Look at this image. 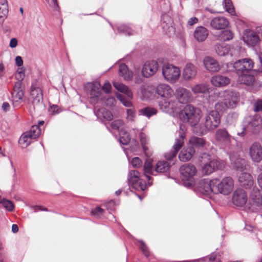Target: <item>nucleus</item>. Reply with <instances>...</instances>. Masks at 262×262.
<instances>
[{"label":"nucleus","instance_id":"obj_59","mask_svg":"<svg viewBox=\"0 0 262 262\" xmlns=\"http://www.w3.org/2000/svg\"><path fill=\"white\" fill-rule=\"evenodd\" d=\"M50 6L52 7L55 10L58 11L59 6L57 0H46Z\"/></svg>","mask_w":262,"mask_h":262},{"label":"nucleus","instance_id":"obj_26","mask_svg":"<svg viewBox=\"0 0 262 262\" xmlns=\"http://www.w3.org/2000/svg\"><path fill=\"white\" fill-rule=\"evenodd\" d=\"M238 181L241 186L246 189H250L253 185V180L252 176L247 172H243L238 177Z\"/></svg>","mask_w":262,"mask_h":262},{"label":"nucleus","instance_id":"obj_13","mask_svg":"<svg viewBox=\"0 0 262 262\" xmlns=\"http://www.w3.org/2000/svg\"><path fill=\"white\" fill-rule=\"evenodd\" d=\"M159 68L158 62L157 61H147L142 66L141 74L145 78L151 77L157 73Z\"/></svg>","mask_w":262,"mask_h":262},{"label":"nucleus","instance_id":"obj_44","mask_svg":"<svg viewBox=\"0 0 262 262\" xmlns=\"http://www.w3.org/2000/svg\"><path fill=\"white\" fill-rule=\"evenodd\" d=\"M28 135L29 133H24L19 138V144L23 148H26L29 146L32 140Z\"/></svg>","mask_w":262,"mask_h":262},{"label":"nucleus","instance_id":"obj_3","mask_svg":"<svg viewBox=\"0 0 262 262\" xmlns=\"http://www.w3.org/2000/svg\"><path fill=\"white\" fill-rule=\"evenodd\" d=\"M215 96L223 99V101L216 103L215 108L222 111L225 108L234 107L239 99V94L235 91L227 90L214 93Z\"/></svg>","mask_w":262,"mask_h":262},{"label":"nucleus","instance_id":"obj_6","mask_svg":"<svg viewBox=\"0 0 262 262\" xmlns=\"http://www.w3.org/2000/svg\"><path fill=\"white\" fill-rule=\"evenodd\" d=\"M196 168L193 165L185 164L180 168V172L182 176L184 185L190 187L194 185L193 177L196 173Z\"/></svg>","mask_w":262,"mask_h":262},{"label":"nucleus","instance_id":"obj_55","mask_svg":"<svg viewBox=\"0 0 262 262\" xmlns=\"http://www.w3.org/2000/svg\"><path fill=\"white\" fill-rule=\"evenodd\" d=\"M1 202L3 204V206L8 211H11L13 210L14 205L11 201L3 199Z\"/></svg>","mask_w":262,"mask_h":262},{"label":"nucleus","instance_id":"obj_46","mask_svg":"<svg viewBox=\"0 0 262 262\" xmlns=\"http://www.w3.org/2000/svg\"><path fill=\"white\" fill-rule=\"evenodd\" d=\"M219 37L220 39L224 41L229 40L233 38V33L229 30H225L222 31Z\"/></svg>","mask_w":262,"mask_h":262},{"label":"nucleus","instance_id":"obj_62","mask_svg":"<svg viewBox=\"0 0 262 262\" xmlns=\"http://www.w3.org/2000/svg\"><path fill=\"white\" fill-rule=\"evenodd\" d=\"M251 38V40L252 41L251 43L252 45H255V44L257 43L259 40L258 37L255 35H253L248 37L247 40H248L249 38Z\"/></svg>","mask_w":262,"mask_h":262},{"label":"nucleus","instance_id":"obj_39","mask_svg":"<svg viewBox=\"0 0 262 262\" xmlns=\"http://www.w3.org/2000/svg\"><path fill=\"white\" fill-rule=\"evenodd\" d=\"M8 13L7 0H0V22L3 23Z\"/></svg>","mask_w":262,"mask_h":262},{"label":"nucleus","instance_id":"obj_52","mask_svg":"<svg viewBox=\"0 0 262 262\" xmlns=\"http://www.w3.org/2000/svg\"><path fill=\"white\" fill-rule=\"evenodd\" d=\"M224 5L226 11L230 13L231 15H234L235 13L232 3L230 0H225Z\"/></svg>","mask_w":262,"mask_h":262},{"label":"nucleus","instance_id":"obj_35","mask_svg":"<svg viewBox=\"0 0 262 262\" xmlns=\"http://www.w3.org/2000/svg\"><path fill=\"white\" fill-rule=\"evenodd\" d=\"M229 158L234 167L239 170L244 169L245 164V160L244 159L239 158L238 155L234 156L231 154H230Z\"/></svg>","mask_w":262,"mask_h":262},{"label":"nucleus","instance_id":"obj_25","mask_svg":"<svg viewBox=\"0 0 262 262\" xmlns=\"http://www.w3.org/2000/svg\"><path fill=\"white\" fill-rule=\"evenodd\" d=\"M204 65L206 70L211 72H218L220 66L215 59L210 57H206L203 60Z\"/></svg>","mask_w":262,"mask_h":262},{"label":"nucleus","instance_id":"obj_22","mask_svg":"<svg viewBox=\"0 0 262 262\" xmlns=\"http://www.w3.org/2000/svg\"><path fill=\"white\" fill-rule=\"evenodd\" d=\"M175 95L180 103H187L191 99L190 92L183 88H178L175 92Z\"/></svg>","mask_w":262,"mask_h":262},{"label":"nucleus","instance_id":"obj_4","mask_svg":"<svg viewBox=\"0 0 262 262\" xmlns=\"http://www.w3.org/2000/svg\"><path fill=\"white\" fill-rule=\"evenodd\" d=\"M179 117L183 122L188 123L194 128L199 125L201 117V111L191 104H188L180 112Z\"/></svg>","mask_w":262,"mask_h":262},{"label":"nucleus","instance_id":"obj_28","mask_svg":"<svg viewBox=\"0 0 262 262\" xmlns=\"http://www.w3.org/2000/svg\"><path fill=\"white\" fill-rule=\"evenodd\" d=\"M229 25V21L224 17L219 16L213 18L210 21L211 27L214 29L221 30L226 28Z\"/></svg>","mask_w":262,"mask_h":262},{"label":"nucleus","instance_id":"obj_61","mask_svg":"<svg viewBox=\"0 0 262 262\" xmlns=\"http://www.w3.org/2000/svg\"><path fill=\"white\" fill-rule=\"evenodd\" d=\"M112 86L108 81H106L102 86L103 91L106 93H109L111 92Z\"/></svg>","mask_w":262,"mask_h":262},{"label":"nucleus","instance_id":"obj_1","mask_svg":"<svg viewBox=\"0 0 262 262\" xmlns=\"http://www.w3.org/2000/svg\"><path fill=\"white\" fill-rule=\"evenodd\" d=\"M151 161L146 160L144 165V174L136 170H130L128 174V182L132 187L137 190H144L147 186L152 185L150 175H155Z\"/></svg>","mask_w":262,"mask_h":262},{"label":"nucleus","instance_id":"obj_14","mask_svg":"<svg viewBox=\"0 0 262 262\" xmlns=\"http://www.w3.org/2000/svg\"><path fill=\"white\" fill-rule=\"evenodd\" d=\"M30 96L32 103L34 106H37L42 103L43 101L42 90L37 83H33L32 84Z\"/></svg>","mask_w":262,"mask_h":262},{"label":"nucleus","instance_id":"obj_11","mask_svg":"<svg viewBox=\"0 0 262 262\" xmlns=\"http://www.w3.org/2000/svg\"><path fill=\"white\" fill-rule=\"evenodd\" d=\"M254 62L250 58L239 59L233 63V68L237 74L252 72Z\"/></svg>","mask_w":262,"mask_h":262},{"label":"nucleus","instance_id":"obj_2","mask_svg":"<svg viewBox=\"0 0 262 262\" xmlns=\"http://www.w3.org/2000/svg\"><path fill=\"white\" fill-rule=\"evenodd\" d=\"M217 110L210 111L206 113L201 123L193 128V133L202 136L215 130L221 123V116Z\"/></svg>","mask_w":262,"mask_h":262},{"label":"nucleus","instance_id":"obj_51","mask_svg":"<svg viewBox=\"0 0 262 262\" xmlns=\"http://www.w3.org/2000/svg\"><path fill=\"white\" fill-rule=\"evenodd\" d=\"M123 125V123L122 121L119 119H117L113 121L110 124V126L112 130H116L119 133L120 130H122V127Z\"/></svg>","mask_w":262,"mask_h":262},{"label":"nucleus","instance_id":"obj_32","mask_svg":"<svg viewBox=\"0 0 262 262\" xmlns=\"http://www.w3.org/2000/svg\"><path fill=\"white\" fill-rule=\"evenodd\" d=\"M195 152V150L192 146H189L183 148L180 152L179 158L180 161L186 162L191 159Z\"/></svg>","mask_w":262,"mask_h":262},{"label":"nucleus","instance_id":"obj_48","mask_svg":"<svg viewBox=\"0 0 262 262\" xmlns=\"http://www.w3.org/2000/svg\"><path fill=\"white\" fill-rule=\"evenodd\" d=\"M164 18H166L169 21L168 23H166L165 21L161 23V26L163 29L164 31L166 33H167L168 32H173V28L171 26V24L170 23V18L168 16H165Z\"/></svg>","mask_w":262,"mask_h":262},{"label":"nucleus","instance_id":"obj_38","mask_svg":"<svg viewBox=\"0 0 262 262\" xmlns=\"http://www.w3.org/2000/svg\"><path fill=\"white\" fill-rule=\"evenodd\" d=\"M208 86L206 83H200L192 87L191 90L195 95H203L208 92Z\"/></svg>","mask_w":262,"mask_h":262},{"label":"nucleus","instance_id":"obj_64","mask_svg":"<svg viewBox=\"0 0 262 262\" xmlns=\"http://www.w3.org/2000/svg\"><path fill=\"white\" fill-rule=\"evenodd\" d=\"M16 64L18 67H20L23 64V61L21 57L19 56H16L15 58Z\"/></svg>","mask_w":262,"mask_h":262},{"label":"nucleus","instance_id":"obj_47","mask_svg":"<svg viewBox=\"0 0 262 262\" xmlns=\"http://www.w3.org/2000/svg\"><path fill=\"white\" fill-rule=\"evenodd\" d=\"M135 243L139 246L145 256L148 257L149 256V251L148 249L143 241L136 240L135 241Z\"/></svg>","mask_w":262,"mask_h":262},{"label":"nucleus","instance_id":"obj_18","mask_svg":"<svg viewBox=\"0 0 262 262\" xmlns=\"http://www.w3.org/2000/svg\"><path fill=\"white\" fill-rule=\"evenodd\" d=\"M233 203L237 206L242 207L247 202V194L242 189H237L233 192L232 198Z\"/></svg>","mask_w":262,"mask_h":262},{"label":"nucleus","instance_id":"obj_50","mask_svg":"<svg viewBox=\"0 0 262 262\" xmlns=\"http://www.w3.org/2000/svg\"><path fill=\"white\" fill-rule=\"evenodd\" d=\"M118 31L124 35H131L133 34V31L125 25H121L118 27Z\"/></svg>","mask_w":262,"mask_h":262},{"label":"nucleus","instance_id":"obj_36","mask_svg":"<svg viewBox=\"0 0 262 262\" xmlns=\"http://www.w3.org/2000/svg\"><path fill=\"white\" fill-rule=\"evenodd\" d=\"M113 85L117 91L124 94L128 98H132L133 93L126 85L121 82L116 81L113 82Z\"/></svg>","mask_w":262,"mask_h":262},{"label":"nucleus","instance_id":"obj_27","mask_svg":"<svg viewBox=\"0 0 262 262\" xmlns=\"http://www.w3.org/2000/svg\"><path fill=\"white\" fill-rule=\"evenodd\" d=\"M139 139L141 145L143 148L144 154L147 157H150L152 155V151L150 149L149 139L147 135L141 132L139 135Z\"/></svg>","mask_w":262,"mask_h":262},{"label":"nucleus","instance_id":"obj_45","mask_svg":"<svg viewBox=\"0 0 262 262\" xmlns=\"http://www.w3.org/2000/svg\"><path fill=\"white\" fill-rule=\"evenodd\" d=\"M157 113V110L150 107H145L139 110V115L150 118L152 115H156Z\"/></svg>","mask_w":262,"mask_h":262},{"label":"nucleus","instance_id":"obj_5","mask_svg":"<svg viewBox=\"0 0 262 262\" xmlns=\"http://www.w3.org/2000/svg\"><path fill=\"white\" fill-rule=\"evenodd\" d=\"M212 187L213 193L228 195L233 189V181L230 177H225L222 180L214 179L212 180Z\"/></svg>","mask_w":262,"mask_h":262},{"label":"nucleus","instance_id":"obj_43","mask_svg":"<svg viewBox=\"0 0 262 262\" xmlns=\"http://www.w3.org/2000/svg\"><path fill=\"white\" fill-rule=\"evenodd\" d=\"M25 133H29L28 135H29L32 139H36L39 136L41 133V129L39 125H35L32 126L30 130Z\"/></svg>","mask_w":262,"mask_h":262},{"label":"nucleus","instance_id":"obj_63","mask_svg":"<svg viewBox=\"0 0 262 262\" xmlns=\"http://www.w3.org/2000/svg\"><path fill=\"white\" fill-rule=\"evenodd\" d=\"M17 44H18L17 39L15 38H13L10 40L9 46L11 48H14L17 46Z\"/></svg>","mask_w":262,"mask_h":262},{"label":"nucleus","instance_id":"obj_40","mask_svg":"<svg viewBox=\"0 0 262 262\" xmlns=\"http://www.w3.org/2000/svg\"><path fill=\"white\" fill-rule=\"evenodd\" d=\"M169 168V165L166 161H160L157 162L155 167V172L162 173L166 172Z\"/></svg>","mask_w":262,"mask_h":262},{"label":"nucleus","instance_id":"obj_57","mask_svg":"<svg viewBox=\"0 0 262 262\" xmlns=\"http://www.w3.org/2000/svg\"><path fill=\"white\" fill-rule=\"evenodd\" d=\"M104 211V210L102 208L97 207L91 211V214L94 216L99 217L103 214Z\"/></svg>","mask_w":262,"mask_h":262},{"label":"nucleus","instance_id":"obj_58","mask_svg":"<svg viewBox=\"0 0 262 262\" xmlns=\"http://www.w3.org/2000/svg\"><path fill=\"white\" fill-rule=\"evenodd\" d=\"M142 161L138 157L134 158L131 161L132 165L135 168L141 167L142 166Z\"/></svg>","mask_w":262,"mask_h":262},{"label":"nucleus","instance_id":"obj_33","mask_svg":"<svg viewBox=\"0 0 262 262\" xmlns=\"http://www.w3.org/2000/svg\"><path fill=\"white\" fill-rule=\"evenodd\" d=\"M250 199L256 206H262V191L254 188L250 194Z\"/></svg>","mask_w":262,"mask_h":262},{"label":"nucleus","instance_id":"obj_37","mask_svg":"<svg viewBox=\"0 0 262 262\" xmlns=\"http://www.w3.org/2000/svg\"><path fill=\"white\" fill-rule=\"evenodd\" d=\"M94 111L96 116L100 119L102 118L108 121L113 119V116L112 113L105 108H101L97 111L95 108Z\"/></svg>","mask_w":262,"mask_h":262},{"label":"nucleus","instance_id":"obj_53","mask_svg":"<svg viewBox=\"0 0 262 262\" xmlns=\"http://www.w3.org/2000/svg\"><path fill=\"white\" fill-rule=\"evenodd\" d=\"M100 100L108 107L114 106L116 102V100L114 97L108 96L107 98H103L102 97V99Z\"/></svg>","mask_w":262,"mask_h":262},{"label":"nucleus","instance_id":"obj_23","mask_svg":"<svg viewBox=\"0 0 262 262\" xmlns=\"http://www.w3.org/2000/svg\"><path fill=\"white\" fill-rule=\"evenodd\" d=\"M222 164L216 160H212L206 163L203 167L202 172L205 174L208 175L216 169H222Z\"/></svg>","mask_w":262,"mask_h":262},{"label":"nucleus","instance_id":"obj_60","mask_svg":"<svg viewBox=\"0 0 262 262\" xmlns=\"http://www.w3.org/2000/svg\"><path fill=\"white\" fill-rule=\"evenodd\" d=\"M255 112H262V100H258L254 103Z\"/></svg>","mask_w":262,"mask_h":262},{"label":"nucleus","instance_id":"obj_12","mask_svg":"<svg viewBox=\"0 0 262 262\" xmlns=\"http://www.w3.org/2000/svg\"><path fill=\"white\" fill-rule=\"evenodd\" d=\"M22 82L16 81L11 92L12 102L14 107L18 106L24 101V91L21 88Z\"/></svg>","mask_w":262,"mask_h":262},{"label":"nucleus","instance_id":"obj_30","mask_svg":"<svg viewBox=\"0 0 262 262\" xmlns=\"http://www.w3.org/2000/svg\"><path fill=\"white\" fill-rule=\"evenodd\" d=\"M198 188L199 191L203 194H209L210 192H213L212 180L209 181L205 179L200 180Z\"/></svg>","mask_w":262,"mask_h":262},{"label":"nucleus","instance_id":"obj_24","mask_svg":"<svg viewBox=\"0 0 262 262\" xmlns=\"http://www.w3.org/2000/svg\"><path fill=\"white\" fill-rule=\"evenodd\" d=\"M210 81L214 86L222 87L229 84L230 82V79L226 76L216 75L211 77Z\"/></svg>","mask_w":262,"mask_h":262},{"label":"nucleus","instance_id":"obj_31","mask_svg":"<svg viewBox=\"0 0 262 262\" xmlns=\"http://www.w3.org/2000/svg\"><path fill=\"white\" fill-rule=\"evenodd\" d=\"M238 76V80L241 83L246 85H252L254 81L255 78L252 72L237 74Z\"/></svg>","mask_w":262,"mask_h":262},{"label":"nucleus","instance_id":"obj_21","mask_svg":"<svg viewBox=\"0 0 262 262\" xmlns=\"http://www.w3.org/2000/svg\"><path fill=\"white\" fill-rule=\"evenodd\" d=\"M215 50L216 54L220 56H224L229 53L231 56L235 55V50L231 48L230 46L225 43H216L215 46Z\"/></svg>","mask_w":262,"mask_h":262},{"label":"nucleus","instance_id":"obj_17","mask_svg":"<svg viewBox=\"0 0 262 262\" xmlns=\"http://www.w3.org/2000/svg\"><path fill=\"white\" fill-rule=\"evenodd\" d=\"M249 155L252 160L259 163L262 160V146L258 142L253 143L249 148Z\"/></svg>","mask_w":262,"mask_h":262},{"label":"nucleus","instance_id":"obj_20","mask_svg":"<svg viewBox=\"0 0 262 262\" xmlns=\"http://www.w3.org/2000/svg\"><path fill=\"white\" fill-rule=\"evenodd\" d=\"M197 74V68L193 64L189 63L185 66L182 73L184 80H191L195 78Z\"/></svg>","mask_w":262,"mask_h":262},{"label":"nucleus","instance_id":"obj_49","mask_svg":"<svg viewBox=\"0 0 262 262\" xmlns=\"http://www.w3.org/2000/svg\"><path fill=\"white\" fill-rule=\"evenodd\" d=\"M138 93L143 100L148 97L149 95V92L145 85L141 86L138 90Z\"/></svg>","mask_w":262,"mask_h":262},{"label":"nucleus","instance_id":"obj_56","mask_svg":"<svg viewBox=\"0 0 262 262\" xmlns=\"http://www.w3.org/2000/svg\"><path fill=\"white\" fill-rule=\"evenodd\" d=\"M117 98L119 100L121 103L126 107L131 108L132 106V103L129 100H126L123 96L121 94H117L116 95Z\"/></svg>","mask_w":262,"mask_h":262},{"label":"nucleus","instance_id":"obj_16","mask_svg":"<svg viewBox=\"0 0 262 262\" xmlns=\"http://www.w3.org/2000/svg\"><path fill=\"white\" fill-rule=\"evenodd\" d=\"M159 106L160 109L167 113L171 114L174 113L178 107L177 101L170 99L163 98L159 101Z\"/></svg>","mask_w":262,"mask_h":262},{"label":"nucleus","instance_id":"obj_29","mask_svg":"<svg viewBox=\"0 0 262 262\" xmlns=\"http://www.w3.org/2000/svg\"><path fill=\"white\" fill-rule=\"evenodd\" d=\"M208 36V29L202 26L196 27L193 32L194 38L199 42H203L205 41Z\"/></svg>","mask_w":262,"mask_h":262},{"label":"nucleus","instance_id":"obj_8","mask_svg":"<svg viewBox=\"0 0 262 262\" xmlns=\"http://www.w3.org/2000/svg\"><path fill=\"white\" fill-rule=\"evenodd\" d=\"M180 69L171 64H164L162 67V74L165 79L170 82L174 83L177 81L180 76Z\"/></svg>","mask_w":262,"mask_h":262},{"label":"nucleus","instance_id":"obj_7","mask_svg":"<svg viewBox=\"0 0 262 262\" xmlns=\"http://www.w3.org/2000/svg\"><path fill=\"white\" fill-rule=\"evenodd\" d=\"M187 129L185 125H180L179 137L176 140L175 143L172 146V149L168 152L165 153L164 157L167 160H170L176 157L178 152L184 144L185 133Z\"/></svg>","mask_w":262,"mask_h":262},{"label":"nucleus","instance_id":"obj_10","mask_svg":"<svg viewBox=\"0 0 262 262\" xmlns=\"http://www.w3.org/2000/svg\"><path fill=\"white\" fill-rule=\"evenodd\" d=\"M101 85L99 82H89L84 86V91L94 102L98 101L102 99V92L100 89Z\"/></svg>","mask_w":262,"mask_h":262},{"label":"nucleus","instance_id":"obj_9","mask_svg":"<svg viewBox=\"0 0 262 262\" xmlns=\"http://www.w3.org/2000/svg\"><path fill=\"white\" fill-rule=\"evenodd\" d=\"M215 139L217 143L224 149L230 148L232 137L226 129L219 128L215 133Z\"/></svg>","mask_w":262,"mask_h":262},{"label":"nucleus","instance_id":"obj_15","mask_svg":"<svg viewBox=\"0 0 262 262\" xmlns=\"http://www.w3.org/2000/svg\"><path fill=\"white\" fill-rule=\"evenodd\" d=\"M247 123V129L254 134L258 133L262 128V119L258 115H254L248 118Z\"/></svg>","mask_w":262,"mask_h":262},{"label":"nucleus","instance_id":"obj_42","mask_svg":"<svg viewBox=\"0 0 262 262\" xmlns=\"http://www.w3.org/2000/svg\"><path fill=\"white\" fill-rule=\"evenodd\" d=\"M189 142L192 146L197 148L203 147L205 144V141L204 139L196 137H192L189 140Z\"/></svg>","mask_w":262,"mask_h":262},{"label":"nucleus","instance_id":"obj_41","mask_svg":"<svg viewBox=\"0 0 262 262\" xmlns=\"http://www.w3.org/2000/svg\"><path fill=\"white\" fill-rule=\"evenodd\" d=\"M119 142L122 145H127L130 140L129 134L124 130H120L119 133Z\"/></svg>","mask_w":262,"mask_h":262},{"label":"nucleus","instance_id":"obj_54","mask_svg":"<svg viewBox=\"0 0 262 262\" xmlns=\"http://www.w3.org/2000/svg\"><path fill=\"white\" fill-rule=\"evenodd\" d=\"M126 119L128 121H134L136 116V111L133 107L128 108L126 110Z\"/></svg>","mask_w":262,"mask_h":262},{"label":"nucleus","instance_id":"obj_34","mask_svg":"<svg viewBox=\"0 0 262 262\" xmlns=\"http://www.w3.org/2000/svg\"><path fill=\"white\" fill-rule=\"evenodd\" d=\"M119 75L126 81L132 80L133 77V72L124 63L120 64L119 66Z\"/></svg>","mask_w":262,"mask_h":262},{"label":"nucleus","instance_id":"obj_19","mask_svg":"<svg viewBox=\"0 0 262 262\" xmlns=\"http://www.w3.org/2000/svg\"><path fill=\"white\" fill-rule=\"evenodd\" d=\"M156 92L162 98L170 99L174 95V92L172 88L169 85L164 83L158 84Z\"/></svg>","mask_w":262,"mask_h":262}]
</instances>
